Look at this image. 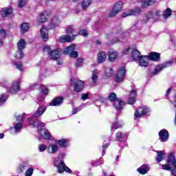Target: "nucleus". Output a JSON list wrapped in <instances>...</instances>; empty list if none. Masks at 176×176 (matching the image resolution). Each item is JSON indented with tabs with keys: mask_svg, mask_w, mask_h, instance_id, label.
<instances>
[{
	"mask_svg": "<svg viewBox=\"0 0 176 176\" xmlns=\"http://www.w3.org/2000/svg\"><path fill=\"white\" fill-rule=\"evenodd\" d=\"M54 165L56 167L57 172L59 173V174H63V171L71 173V169L65 165V163H64L63 161L57 160V158L54 159Z\"/></svg>",
	"mask_w": 176,
	"mask_h": 176,
	"instance_id": "f257e3e1",
	"label": "nucleus"
},
{
	"mask_svg": "<svg viewBox=\"0 0 176 176\" xmlns=\"http://www.w3.org/2000/svg\"><path fill=\"white\" fill-rule=\"evenodd\" d=\"M44 52H47V54H49L50 56L51 60H58L61 56L60 52H58V50H52L50 49V46L49 45H45L44 47Z\"/></svg>",
	"mask_w": 176,
	"mask_h": 176,
	"instance_id": "f03ea898",
	"label": "nucleus"
},
{
	"mask_svg": "<svg viewBox=\"0 0 176 176\" xmlns=\"http://www.w3.org/2000/svg\"><path fill=\"white\" fill-rule=\"evenodd\" d=\"M70 83L74 87V91H82L85 88V82L82 80L75 81V78H72Z\"/></svg>",
	"mask_w": 176,
	"mask_h": 176,
	"instance_id": "7ed1b4c3",
	"label": "nucleus"
},
{
	"mask_svg": "<svg viewBox=\"0 0 176 176\" xmlns=\"http://www.w3.org/2000/svg\"><path fill=\"white\" fill-rule=\"evenodd\" d=\"M122 8H123V2L121 1L116 3L113 10H111L109 14V17H115L119 12H121Z\"/></svg>",
	"mask_w": 176,
	"mask_h": 176,
	"instance_id": "20e7f679",
	"label": "nucleus"
},
{
	"mask_svg": "<svg viewBox=\"0 0 176 176\" xmlns=\"http://www.w3.org/2000/svg\"><path fill=\"white\" fill-rule=\"evenodd\" d=\"M151 112V109L148 107H139L135 111L134 113V119H137L138 118H141V116H144V115H148Z\"/></svg>",
	"mask_w": 176,
	"mask_h": 176,
	"instance_id": "39448f33",
	"label": "nucleus"
},
{
	"mask_svg": "<svg viewBox=\"0 0 176 176\" xmlns=\"http://www.w3.org/2000/svg\"><path fill=\"white\" fill-rule=\"evenodd\" d=\"M168 67H171V62H170V60L163 63L161 65H157L153 74L154 75H157V74H159L160 71H162V69H164V68H168Z\"/></svg>",
	"mask_w": 176,
	"mask_h": 176,
	"instance_id": "423d86ee",
	"label": "nucleus"
},
{
	"mask_svg": "<svg viewBox=\"0 0 176 176\" xmlns=\"http://www.w3.org/2000/svg\"><path fill=\"white\" fill-rule=\"evenodd\" d=\"M124 75H126V68L124 67H122L118 71L116 74V82L117 83H120V82H123Z\"/></svg>",
	"mask_w": 176,
	"mask_h": 176,
	"instance_id": "0eeeda50",
	"label": "nucleus"
},
{
	"mask_svg": "<svg viewBox=\"0 0 176 176\" xmlns=\"http://www.w3.org/2000/svg\"><path fill=\"white\" fill-rule=\"evenodd\" d=\"M38 134L40 135L39 140H49L52 137V134L46 129L39 130Z\"/></svg>",
	"mask_w": 176,
	"mask_h": 176,
	"instance_id": "6e6552de",
	"label": "nucleus"
},
{
	"mask_svg": "<svg viewBox=\"0 0 176 176\" xmlns=\"http://www.w3.org/2000/svg\"><path fill=\"white\" fill-rule=\"evenodd\" d=\"M138 64L140 67H146L149 65V58L148 56H141L138 59Z\"/></svg>",
	"mask_w": 176,
	"mask_h": 176,
	"instance_id": "1a4fd4ad",
	"label": "nucleus"
},
{
	"mask_svg": "<svg viewBox=\"0 0 176 176\" xmlns=\"http://www.w3.org/2000/svg\"><path fill=\"white\" fill-rule=\"evenodd\" d=\"M64 101V98L56 97L54 98L50 103V107H58L63 104Z\"/></svg>",
	"mask_w": 176,
	"mask_h": 176,
	"instance_id": "9d476101",
	"label": "nucleus"
},
{
	"mask_svg": "<svg viewBox=\"0 0 176 176\" xmlns=\"http://www.w3.org/2000/svg\"><path fill=\"white\" fill-rule=\"evenodd\" d=\"M141 13V8H135V10H131L122 14V17H127V16H137Z\"/></svg>",
	"mask_w": 176,
	"mask_h": 176,
	"instance_id": "9b49d317",
	"label": "nucleus"
},
{
	"mask_svg": "<svg viewBox=\"0 0 176 176\" xmlns=\"http://www.w3.org/2000/svg\"><path fill=\"white\" fill-rule=\"evenodd\" d=\"M160 140L161 142H166L168 140V131L162 129L159 132Z\"/></svg>",
	"mask_w": 176,
	"mask_h": 176,
	"instance_id": "f8f14e48",
	"label": "nucleus"
},
{
	"mask_svg": "<svg viewBox=\"0 0 176 176\" xmlns=\"http://www.w3.org/2000/svg\"><path fill=\"white\" fill-rule=\"evenodd\" d=\"M135 97H137V91L132 89L129 94L127 103L129 104V105H133V104L135 102Z\"/></svg>",
	"mask_w": 176,
	"mask_h": 176,
	"instance_id": "ddd939ff",
	"label": "nucleus"
},
{
	"mask_svg": "<svg viewBox=\"0 0 176 176\" xmlns=\"http://www.w3.org/2000/svg\"><path fill=\"white\" fill-rule=\"evenodd\" d=\"M40 32L41 37L42 38L43 41H44V42H46V41L49 39V32L47 30V28H46L45 26H43L40 30Z\"/></svg>",
	"mask_w": 176,
	"mask_h": 176,
	"instance_id": "4468645a",
	"label": "nucleus"
},
{
	"mask_svg": "<svg viewBox=\"0 0 176 176\" xmlns=\"http://www.w3.org/2000/svg\"><path fill=\"white\" fill-rule=\"evenodd\" d=\"M20 89V84L19 82H13L12 85L10 88L8 89V91L12 94H16V93L18 92V91Z\"/></svg>",
	"mask_w": 176,
	"mask_h": 176,
	"instance_id": "2eb2a0df",
	"label": "nucleus"
},
{
	"mask_svg": "<svg viewBox=\"0 0 176 176\" xmlns=\"http://www.w3.org/2000/svg\"><path fill=\"white\" fill-rule=\"evenodd\" d=\"M149 61H160V54L157 52H151L148 56Z\"/></svg>",
	"mask_w": 176,
	"mask_h": 176,
	"instance_id": "dca6fc26",
	"label": "nucleus"
},
{
	"mask_svg": "<svg viewBox=\"0 0 176 176\" xmlns=\"http://www.w3.org/2000/svg\"><path fill=\"white\" fill-rule=\"evenodd\" d=\"M138 1L142 3V8L145 9L148 6H152L156 2V0H138Z\"/></svg>",
	"mask_w": 176,
	"mask_h": 176,
	"instance_id": "f3484780",
	"label": "nucleus"
},
{
	"mask_svg": "<svg viewBox=\"0 0 176 176\" xmlns=\"http://www.w3.org/2000/svg\"><path fill=\"white\" fill-rule=\"evenodd\" d=\"M168 164L169 166H172V167H174L176 168V160H175V155H174V153H170L168 157Z\"/></svg>",
	"mask_w": 176,
	"mask_h": 176,
	"instance_id": "a211bd4d",
	"label": "nucleus"
},
{
	"mask_svg": "<svg viewBox=\"0 0 176 176\" xmlns=\"http://www.w3.org/2000/svg\"><path fill=\"white\" fill-rule=\"evenodd\" d=\"M98 75H100L98 70H94L92 72V75L91 77V85H97V82L98 80Z\"/></svg>",
	"mask_w": 176,
	"mask_h": 176,
	"instance_id": "6ab92c4d",
	"label": "nucleus"
},
{
	"mask_svg": "<svg viewBox=\"0 0 176 176\" xmlns=\"http://www.w3.org/2000/svg\"><path fill=\"white\" fill-rule=\"evenodd\" d=\"M75 36H76V34H74L72 36H69L68 35H63L60 37H59L60 41L62 42L63 43L65 42H72L74 41Z\"/></svg>",
	"mask_w": 176,
	"mask_h": 176,
	"instance_id": "aec40b11",
	"label": "nucleus"
},
{
	"mask_svg": "<svg viewBox=\"0 0 176 176\" xmlns=\"http://www.w3.org/2000/svg\"><path fill=\"white\" fill-rule=\"evenodd\" d=\"M13 13V10L12 8H3L0 10V14L2 17H8Z\"/></svg>",
	"mask_w": 176,
	"mask_h": 176,
	"instance_id": "412c9836",
	"label": "nucleus"
},
{
	"mask_svg": "<svg viewBox=\"0 0 176 176\" xmlns=\"http://www.w3.org/2000/svg\"><path fill=\"white\" fill-rule=\"evenodd\" d=\"M127 133H123L122 132H118L116 134V141H124V140H127Z\"/></svg>",
	"mask_w": 176,
	"mask_h": 176,
	"instance_id": "4be33fe9",
	"label": "nucleus"
},
{
	"mask_svg": "<svg viewBox=\"0 0 176 176\" xmlns=\"http://www.w3.org/2000/svg\"><path fill=\"white\" fill-rule=\"evenodd\" d=\"M109 61H115L118 58V52L110 50L108 52Z\"/></svg>",
	"mask_w": 176,
	"mask_h": 176,
	"instance_id": "5701e85b",
	"label": "nucleus"
},
{
	"mask_svg": "<svg viewBox=\"0 0 176 176\" xmlns=\"http://www.w3.org/2000/svg\"><path fill=\"white\" fill-rule=\"evenodd\" d=\"M107 60V54H105L104 52H100L98 54V58L97 61L99 63V64H101L104 63Z\"/></svg>",
	"mask_w": 176,
	"mask_h": 176,
	"instance_id": "b1692460",
	"label": "nucleus"
},
{
	"mask_svg": "<svg viewBox=\"0 0 176 176\" xmlns=\"http://www.w3.org/2000/svg\"><path fill=\"white\" fill-rule=\"evenodd\" d=\"M46 111V107L43 106H40L36 112L34 114V116L35 118H39L41 115H43L45 113V111Z\"/></svg>",
	"mask_w": 176,
	"mask_h": 176,
	"instance_id": "393cba45",
	"label": "nucleus"
},
{
	"mask_svg": "<svg viewBox=\"0 0 176 176\" xmlns=\"http://www.w3.org/2000/svg\"><path fill=\"white\" fill-rule=\"evenodd\" d=\"M125 105L124 102L117 99L114 102H113V106L115 107L116 109H118V111H120Z\"/></svg>",
	"mask_w": 176,
	"mask_h": 176,
	"instance_id": "a878e982",
	"label": "nucleus"
},
{
	"mask_svg": "<svg viewBox=\"0 0 176 176\" xmlns=\"http://www.w3.org/2000/svg\"><path fill=\"white\" fill-rule=\"evenodd\" d=\"M58 151V145L57 144H52L47 148V152L51 155H54V153H57Z\"/></svg>",
	"mask_w": 176,
	"mask_h": 176,
	"instance_id": "bb28decb",
	"label": "nucleus"
},
{
	"mask_svg": "<svg viewBox=\"0 0 176 176\" xmlns=\"http://www.w3.org/2000/svg\"><path fill=\"white\" fill-rule=\"evenodd\" d=\"M69 140L68 139H62L58 140H55L56 144H58L62 148H67L69 145Z\"/></svg>",
	"mask_w": 176,
	"mask_h": 176,
	"instance_id": "cd10ccee",
	"label": "nucleus"
},
{
	"mask_svg": "<svg viewBox=\"0 0 176 176\" xmlns=\"http://www.w3.org/2000/svg\"><path fill=\"white\" fill-rule=\"evenodd\" d=\"M137 171L140 174L144 175V174H146L148 171H149V166L146 164H144L140 168H138L137 169Z\"/></svg>",
	"mask_w": 176,
	"mask_h": 176,
	"instance_id": "c85d7f7f",
	"label": "nucleus"
},
{
	"mask_svg": "<svg viewBox=\"0 0 176 176\" xmlns=\"http://www.w3.org/2000/svg\"><path fill=\"white\" fill-rule=\"evenodd\" d=\"M141 56V52L138 50H133L132 51L131 57L134 61H138Z\"/></svg>",
	"mask_w": 176,
	"mask_h": 176,
	"instance_id": "c756f323",
	"label": "nucleus"
},
{
	"mask_svg": "<svg viewBox=\"0 0 176 176\" xmlns=\"http://www.w3.org/2000/svg\"><path fill=\"white\" fill-rule=\"evenodd\" d=\"M76 45L75 44H72L70 46L66 47L63 51L64 54H68L69 56L75 50Z\"/></svg>",
	"mask_w": 176,
	"mask_h": 176,
	"instance_id": "7c9ffc66",
	"label": "nucleus"
},
{
	"mask_svg": "<svg viewBox=\"0 0 176 176\" xmlns=\"http://www.w3.org/2000/svg\"><path fill=\"white\" fill-rule=\"evenodd\" d=\"M60 24V20H58V18L54 17L51 23L50 24V30H54V28H56V27H58V25Z\"/></svg>",
	"mask_w": 176,
	"mask_h": 176,
	"instance_id": "2f4dec72",
	"label": "nucleus"
},
{
	"mask_svg": "<svg viewBox=\"0 0 176 176\" xmlns=\"http://www.w3.org/2000/svg\"><path fill=\"white\" fill-rule=\"evenodd\" d=\"M29 30H30V23H23L21 25V34H25V32H28Z\"/></svg>",
	"mask_w": 176,
	"mask_h": 176,
	"instance_id": "473e14b6",
	"label": "nucleus"
},
{
	"mask_svg": "<svg viewBox=\"0 0 176 176\" xmlns=\"http://www.w3.org/2000/svg\"><path fill=\"white\" fill-rule=\"evenodd\" d=\"M25 41H24L23 38L20 39L17 43L18 50H23V49H25Z\"/></svg>",
	"mask_w": 176,
	"mask_h": 176,
	"instance_id": "72a5a7b5",
	"label": "nucleus"
},
{
	"mask_svg": "<svg viewBox=\"0 0 176 176\" xmlns=\"http://www.w3.org/2000/svg\"><path fill=\"white\" fill-rule=\"evenodd\" d=\"M47 20V12H44L40 14V16L38 18V23H45Z\"/></svg>",
	"mask_w": 176,
	"mask_h": 176,
	"instance_id": "f704fd0d",
	"label": "nucleus"
},
{
	"mask_svg": "<svg viewBox=\"0 0 176 176\" xmlns=\"http://www.w3.org/2000/svg\"><path fill=\"white\" fill-rule=\"evenodd\" d=\"M28 120H29V123L32 124L33 127H38L41 124V121L33 119L32 118H30Z\"/></svg>",
	"mask_w": 176,
	"mask_h": 176,
	"instance_id": "c9c22d12",
	"label": "nucleus"
},
{
	"mask_svg": "<svg viewBox=\"0 0 176 176\" xmlns=\"http://www.w3.org/2000/svg\"><path fill=\"white\" fill-rule=\"evenodd\" d=\"M122 126H123V123L114 122L111 126V131L112 133H115V130H117V129H120Z\"/></svg>",
	"mask_w": 176,
	"mask_h": 176,
	"instance_id": "e433bc0d",
	"label": "nucleus"
},
{
	"mask_svg": "<svg viewBox=\"0 0 176 176\" xmlns=\"http://www.w3.org/2000/svg\"><path fill=\"white\" fill-rule=\"evenodd\" d=\"M157 154V162L160 163L164 159V152L163 151H156Z\"/></svg>",
	"mask_w": 176,
	"mask_h": 176,
	"instance_id": "4c0bfd02",
	"label": "nucleus"
},
{
	"mask_svg": "<svg viewBox=\"0 0 176 176\" xmlns=\"http://www.w3.org/2000/svg\"><path fill=\"white\" fill-rule=\"evenodd\" d=\"M14 133L17 134V133H20V131H21V129H23V125L20 122L16 123L14 124Z\"/></svg>",
	"mask_w": 176,
	"mask_h": 176,
	"instance_id": "58836bf2",
	"label": "nucleus"
},
{
	"mask_svg": "<svg viewBox=\"0 0 176 176\" xmlns=\"http://www.w3.org/2000/svg\"><path fill=\"white\" fill-rule=\"evenodd\" d=\"M91 5V0H83L82 3V8L84 10H86L87 8Z\"/></svg>",
	"mask_w": 176,
	"mask_h": 176,
	"instance_id": "ea45409f",
	"label": "nucleus"
},
{
	"mask_svg": "<svg viewBox=\"0 0 176 176\" xmlns=\"http://www.w3.org/2000/svg\"><path fill=\"white\" fill-rule=\"evenodd\" d=\"M171 10L170 8H166V10L164 11L163 13V17L165 20H166V19H168V17H170V16H171Z\"/></svg>",
	"mask_w": 176,
	"mask_h": 176,
	"instance_id": "a19ab883",
	"label": "nucleus"
},
{
	"mask_svg": "<svg viewBox=\"0 0 176 176\" xmlns=\"http://www.w3.org/2000/svg\"><path fill=\"white\" fill-rule=\"evenodd\" d=\"M107 100L109 101H111V102H116V100H118V97L116 96V94L111 92L109 96L107 97Z\"/></svg>",
	"mask_w": 176,
	"mask_h": 176,
	"instance_id": "79ce46f5",
	"label": "nucleus"
},
{
	"mask_svg": "<svg viewBox=\"0 0 176 176\" xmlns=\"http://www.w3.org/2000/svg\"><path fill=\"white\" fill-rule=\"evenodd\" d=\"M160 16H162V14L159 10H156L153 12V20H159Z\"/></svg>",
	"mask_w": 176,
	"mask_h": 176,
	"instance_id": "37998d69",
	"label": "nucleus"
},
{
	"mask_svg": "<svg viewBox=\"0 0 176 176\" xmlns=\"http://www.w3.org/2000/svg\"><path fill=\"white\" fill-rule=\"evenodd\" d=\"M66 32H67V34H73V35H78L76 34L75 29L72 26H69L66 29Z\"/></svg>",
	"mask_w": 176,
	"mask_h": 176,
	"instance_id": "c03bdc74",
	"label": "nucleus"
},
{
	"mask_svg": "<svg viewBox=\"0 0 176 176\" xmlns=\"http://www.w3.org/2000/svg\"><path fill=\"white\" fill-rule=\"evenodd\" d=\"M8 100V95L2 94L0 96V105H3Z\"/></svg>",
	"mask_w": 176,
	"mask_h": 176,
	"instance_id": "a18cd8bd",
	"label": "nucleus"
},
{
	"mask_svg": "<svg viewBox=\"0 0 176 176\" xmlns=\"http://www.w3.org/2000/svg\"><path fill=\"white\" fill-rule=\"evenodd\" d=\"M145 19L148 23V21H149V20H151V19H153V12L152 11H149L148 12L146 15H145Z\"/></svg>",
	"mask_w": 176,
	"mask_h": 176,
	"instance_id": "49530a36",
	"label": "nucleus"
},
{
	"mask_svg": "<svg viewBox=\"0 0 176 176\" xmlns=\"http://www.w3.org/2000/svg\"><path fill=\"white\" fill-rule=\"evenodd\" d=\"M40 89L41 91H43V94H44V96H47V94H49V89L46 87V85H41Z\"/></svg>",
	"mask_w": 176,
	"mask_h": 176,
	"instance_id": "de8ad7c7",
	"label": "nucleus"
},
{
	"mask_svg": "<svg viewBox=\"0 0 176 176\" xmlns=\"http://www.w3.org/2000/svg\"><path fill=\"white\" fill-rule=\"evenodd\" d=\"M15 57L18 59L23 58V57H24V53H23V50H18L16 53Z\"/></svg>",
	"mask_w": 176,
	"mask_h": 176,
	"instance_id": "09e8293b",
	"label": "nucleus"
},
{
	"mask_svg": "<svg viewBox=\"0 0 176 176\" xmlns=\"http://www.w3.org/2000/svg\"><path fill=\"white\" fill-rule=\"evenodd\" d=\"M25 170H27V164H23L17 168V171L19 173H23V171H25Z\"/></svg>",
	"mask_w": 176,
	"mask_h": 176,
	"instance_id": "8fccbe9b",
	"label": "nucleus"
},
{
	"mask_svg": "<svg viewBox=\"0 0 176 176\" xmlns=\"http://www.w3.org/2000/svg\"><path fill=\"white\" fill-rule=\"evenodd\" d=\"M27 5V0H18V8H24Z\"/></svg>",
	"mask_w": 176,
	"mask_h": 176,
	"instance_id": "3c124183",
	"label": "nucleus"
},
{
	"mask_svg": "<svg viewBox=\"0 0 176 176\" xmlns=\"http://www.w3.org/2000/svg\"><path fill=\"white\" fill-rule=\"evenodd\" d=\"M14 65L17 68V69H19V71H23V69H24V67L21 63L15 62L14 63Z\"/></svg>",
	"mask_w": 176,
	"mask_h": 176,
	"instance_id": "603ef678",
	"label": "nucleus"
},
{
	"mask_svg": "<svg viewBox=\"0 0 176 176\" xmlns=\"http://www.w3.org/2000/svg\"><path fill=\"white\" fill-rule=\"evenodd\" d=\"M107 76H111L112 74H113V70H112V68L108 67L105 70Z\"/></svg>",
	"mask_w": 176,
	"mask_h": 176,
	"instance_id": "864d4df0",
	"label": "nucleus"
},
{
	"mask_svg": "<svg viewBox=\"0 0 176 176\" xmlns=\"http://www.w3.org/2000/svg\"><path fill=\"white\" fill-rule=\"evenodd\" d=\"M34 174V168H30L25 172V176H32Z\"/></svg>",
	"mask_w": 176,
	"mask_h": 176,
	"instance_id": "5fc2aeb1",
	"label": "nucleus"
},
{
	"mask_svg": "<svg viewBox=\"0 0 176 176\" xmlns=\"http://www.w3.org/2000/svg\"><path fill=\"white\" fill-rule=\"evenodd\" d=\"M80 111H82V106L74 108L72 110V115H76V113H78V112H79Z\"/></svg>",
	"mask_w": 176,
	"mask_h": 176,
	"instance_id": "6e6d98bb",
	"label": "nucleus"
},
{
	"mask_svg": "<svg viewBox=\"0 0 176 176\" xmlns=\"http://www.w3.org/2000/svg\"><path fill=\"white\" fill-rule=\"evenodd\" d=\"M6 36V30L5 29L0 30V38H5Z\"/></svg>",
	"mask_w": 176,
	"mask_h": 176,
	"instance_id": "4d7b16f0",
	"label": "nucleus"
},
{
	"mask_svg": "<svg viewBox=\"0 0 176 176\" xmlns=\"http://www.w3.org/2000/svg\"><path fill=\"white\" fill-rule=\"evenodd\" d=\"M82 63H83V58H78L76 63V67H82Z\"/></svg>",
	"mask_w": 176,
	"mask_h": 176,
	"instance_id": "13d9d810",
	"label": "nucleus"
},
{
	"mask_svg": "<svg viewBox=\"0 0 176 176\" xmlns=\"http://www.w3.org/2000/svg\"><path fill=\"white\" fill-rule=\"evenodd\" d=\"M79 35H81L82 36H87V31L85 30H81L78 32Z\"/></svg>",
	"mask_w": 176,
	"mask_h": 176,
	"instance_id": "bf43d9fd",
	"label": "nucleus"
},
{
	"mask_svg": "<svg viewBox=\"0 0 176 176\" xmlns=\"http://www.w3.org/2000/svg\"><path fill=\"white\" fill-rule=\"evenodd\" d=\"M171 165L170 164H162V170H171V167L170 166Z\"/></svg>",
	"mask_w": 176,
	"mask_h": 176,
	"instance_id": "052dcab7",
	"label": "nucleus"
},
{
	"mask_svg": "<svg viewBox=\"0 0 176 176\" xmlns=\"http://www.w3.org/2000/svg\"><path fill=\"white\" fill-rule=\"evenodd\" d=\"M38 150L40 152H45L46 151V145L41 144L38 146Z\"/></svg>",
	"mask_w": 176,
	"mask_h": 176,
	"instance_id": "680f3d73",
	"label": "nucleus"
},
{
	"mask_svg": "<svg viewBox=\"0 0 176 176\" xmlns=\"http://www.w3.org/2000/svg\"><path fill=\"white\" fill-rule=\"evenodd\" d=\"M108 146H109V144H104L102 145V156H104V155H105V151L107 150Z\"/></svg>",
	"mask_w": 176,
	"mask_h": 176,
	"instance_id": "e2e57ef3",
	"label": "nucleus"
},
{
	"mask_svg": "<svg viewBox=\"0 0 176 176\" xmlns=\"http://www.w3.org/2000/svg\"><path fill=\"white\" fill-rule=\"evenodd\" d=\"M71 57H73L74 58H76L78 57V52L76 51H73L70 55H69Z\"/></svg>",
	"mask_w": 176,
	"mask_h": 176,
	"instance_id": "0e129e2a",
	"label": "nucleus"
},
{
	"mask_svg": "<svg viewBox=\"0 0 176 176\" xmlns=\"http://www.w3.org/2000/svg\"><path fill=\"white\" fill-rule=\"evenodd\" d=\"M87 97H89V93L83 94L82 95V100H87Z\"/></svg>",
	"mask_w": 176,
	"mask_h": 176,
	"instance_id": "69168bd1",
	"label": "nucleus"
},
{
	"mask_svg": "<svg viewBox=\"0 0 176 176\" xmlns=\"http://www.w3.org/2000/svg\"><path fill=\"white\" fill-rule=\"evenodd\" d=\"M16 120L18 122H21L23 120V115H19L16 117Z\"/></svg>",
	"mask_w": 176,
	"mask_h": 176,
	"instance_id": "338daca9",
	"label": "nucleus"
},
{
	"mask_svg": "<svg viewBox=\"0 0 176 176\" xmlns=\"http://www.w3.org/2000/svg\"><path fill=\"white\" fill-rule=\"evenodd\" d=\"M173 98L175 99V100H172L171 102L172 104H174L175 107H176V94L173 96Z\"/></svg>",
	"mask_w": 176,
	"mask_h": 176,
	"instance_id": "774afa93",
	"label": "nucleus"
}]
</instances>
